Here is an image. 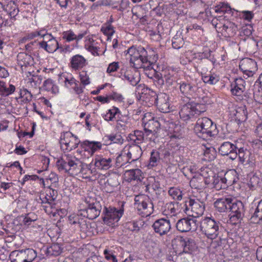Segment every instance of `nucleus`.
<instances>
[{"label": "nucleus", "instance_id": "nucleus-24", "mask_svg": "<svg viewBox=\"0 0 262 262\" xmlns=\"http://www.w3.org/2000/svg\"><path fill=\"white\" fill-rule=\"evenodd\" d=\"M40 48L49 53H53L59 48L58 41L53 38L49 41H40L38 42Z\"/></svg>", "mask_w": 262, "mask_h": 262}, {"label": "nucleus", "instance_id": "nucleus-50", "mask_svg": "<svg viewBox=\"0 0 262 262\" xmlns=\"http://www.w3.org/2000/svg\"><path fill=\"white\" fill-rule=\"evenodd\" d=\"M258 218V221H262V200L259 202L257 208L251 219Z\"/></svg>", "mask_w": 262, "mask_h": 262}, {"label": "nucleus", "instance_id": "nucleus-41", "mask_svg": "<svg viewBox=\"0 0 262 262\" xmlns=\"http://www.w3.org/2000/svg\"><path fill=\"white\" fill-rule=\"evenodd\" d=\"M163 78V72L162 73L156 72L154 75L155 84L159 88L162 87L164 85Z\"/></svg>", "mask_w": 262, "mask_h": 262}, {"label": "nucleus", "instance_id": "nucleus-59", "mask_svg": "<svg viewBox=\"0 0 262 262\" xmlns=\"http://www.w3.org/2000/svg\"><path fill=\"white\" fill-rule=\"evenodd\" d=\"M236 175V171L235 170H230L226 172L224 179H221V180H227L228 179H230V176H233V178L232 179L233 180H235Z\"/></svg>", "mask_w": 262, "mask_h": 262}, {"label": "nucleus", "instance_id": "nucleus-48", "mask_svg": "<svg viewBox=\"0 0 262 262\" xmlns=\"http://www.w3.org/2000/svg\"><path fill=\"white\" fill-rule=\"evenodd\" d=\"M168 193L170 195L172 196L173 199L181 200L182 198V192L176 188H170L168 191Z\"/></svg>", "mask_w": 262, "mask_h": 262}, {"label": "nucleus", "instance_id": "nucleus-23", "mask_svg": "<svg viewBox=\"0 0 262 262\" xmlns=\"http://www.w3.org/2000/svg\"><path fill=\"white\" fill-rule=\"evenodd\" d=\"M85 64V59L80 55H76L73 56L70 60V67L74 70L82 69Z\"/></svg>", "mask_w": 262, "mask_h": 262}, {"label": "nucleus", "instance_id": "nucleus-16", "mask_svg": "<svg viewBox=\"0 0 262 262\" xmlns=\"http://www.w3.org/2000/svg\"><path fill=\"white\" fill-rule=\"evenodd\" d=\"M239 67L244 73L250 77L252 76L253 73L256 68V62L251 58H244L240 61Z\"/></svg>", "mask_w": 262, "mask_h": 262}, {"label": "nucleus", "instance_id": "nucleus-47", "mask_svg": "<svg viewBox=\"0 0 262 262\" xmlns=\"http://www.w3.org/2000/svg\"><path fill=\"white\" fill-rule=\"evenodd\" d=\"M141 170L139 169L132 170L129 171V175L132 177L129 180H142L143 177L141 176Z\"/></svg>", "mask_w": 262, "mask_h": 262}, {"label": "nucleus", "instance_id": "nucleus-55", "mask_svg": "<svg viewBox=\"0 0 262 262\" xmlns=\"http://www.w3.org/2000/svg\"><path fill=\"white\" fill-rule=\"evenodd\" d=\"M163 77L165 78V84L167 86L171 85L174 81L173 77L169 73L166 74V72L163 71Z\"/></svg>", "mask_w": 262, "mask_h": 262}, {"label": "nucleus", "instance_id": "nucleus-25", "mask_svg": "<svg viewBox=\"0 0 262 262\" xmlns=\"http://www.w3.org/2000/svg\"><path fill=\"white\" fill-rule=\"evenodd\" d=\"M237 147L238 148H236V151L238 150L237 155L239 161L242 163L250 161V156L251 155L250 150H248L244 146H242L239 143L237 144Z\"/></svg>", "mask_w": 262, "mask_h": 262}, {"label": "nucleus", "instance_id": "nucleus-34", "mask_svg": "<svg viewBox=\"0 0 262 262\" xmlns=\"http://www.w3.org/2000/svg\"><path fill=\"white\" fill-rule=\"evenodd\" d=\"M215 12L220 13H228L231 14L232 15L233 14L234 9H232L230 6L227 4L221 3L215 7Z\"/></svg>", "mask_w": 262, "mask_h": 262}, {"label": "nucleus", "instance_id": "nucleus-30", "mask_svg": "<svg viewBox=\"0 0 262 262\" xmlns=\"http://www.w3.org/2000/svg\"><path fill=\"white\" fill-rule=\"evenodd\" d=\"M120 77L122 80H127L133 86L136 85L139 82V78L135 77L129 71H125L123 73H121Z\"/></svg>", "mask_w": 262, "mask_h": 262}, {"label": "nucleus", "instance_id": "nucleus-4", "mask_svg": "<svg viewBox=\"0 0 262 262\" xmlns=\"http://www.w3.org/2000/svg\"><path fill=\"white\" fill-rule=\"evenodd\" d=\"M201 230L210 239H215L223 230L221 224L210 217H206L201 223Z\"/></svg>", "mask_w": 262, "mask_h": 262}, {"label": "nucleus", "instance_id": "nucleus-29", "mask_svg": "<svg viewBox=\"0 0 262 262\" xmlns=\"http://www.w3.org/2000/svg\"><path fill=\"white\" fill-rule=\"evenodd\" d=\"M83 148L91 149V154L93 155L96 151L100 149L102 144L100 142L85 141L82 143ZM85 150H86L85 149Z\"/></svg>", "mask_w": 262, "mask_h": 262}, {"label": "nucleus", "instance_id": "nucleus-54", "mask_svg": "<svg viewBox=\"0 0 262 262\" xmlns=\"http://www.w3.org/2000/svg\"><path fill=\"white\" fill-rule=\"evenodd\" d=\"M79 76L82 84L84 85L89 84L90 83L89 76L88 75L86 72L82 71L80 72Z\"/></svg>", "mask_w": 262, "mask_h": 262}, {"label": "nucleus", "instance_id": "nucleus-13", "mask_svg": "<svg viewBox=\"0 0 262 262\" xmlns=\"http://www.w3.org/2000/svg\"><path fill=\"white\" fill-rule=\"evenodd\" d=\"M105 215L103 220L106 224L111 226L117 222L122 216L123 210L122 209L117 210L115 208H111L110 209L105 208Z\"/></svg>", "mask_w": 262, "mask_h": 262}, {"label": "nucleus", "instance_id": "nucleus-39", "mask_svg": "<svg viewBox=\"0 0 262 262\" xmlns=\"http://www.w3.org/2000/svg\"><path fill=\"white\" fill-rule=\"evenodd\" d=\"M224 233L222 232L219 234L218 235L219 238L216 241L218 246L221 247L223 248L226 247V246L227 245L228 241H227V232L223 230Z\"/></svg>", "mask_w": 262, "mask_h": 262}, {"label": "nucleus", "instance_id": "nucleus-64", "mask_svg": "<svg viewBox=\"0 0 262 262\" xmlns=\"http://www.w3.org/2000/svg\"><path fill=\"white\" fill-rule=\"evenodd\" d=\"M78 221H80L77 215H72L69 217V223L71 225L78 224Z\"/></svg>", "mask_w": 262, "mask_h": 262}, {"label": "nucleus", "instance_id": "nucleus-2", "mask_svg": "<svg viewBox=\"0 0 262 262\" xmlns=\"http://www.w3.org/2000/svg\"><path fill=\"white\" fill-rule=\"evenodd\" d=\"M205 104L199 103H187L180 107L179 115L183 121H187L199 116L206 111Z\"/></svg>", "mask_w": 262, "mask_h": 262}, {"label": "nucleus", "instance_id": "nucleus-12", "mask_svg": "<svg viewBox=\"0 0 262 262\" xmlns=\"http://www.w3.org/2000/svg\"><path fill=\"white\" fill-rule=\"evenodd\" d=\"M231 143L230 142H225L223 143L219 148V152L222 156H228L232 160H235L237 156L236 152L237 144Z\"/></svg>", "mask_w": 262, "mask_h": 262}, {"label": "nucleus", "instance_id": "nucleus-17", "mask_svg": "<svg viewBox=\"0 0 262 262\" xmlns=\"http://www.w3.org/2000/svg\"><path fill=\"white\" fill-rule=\"evenodd\" d=\"M94 165L97 169L107 170L112 165V159L103 157L101 155H96L95 157Z\"/></svg>", "mask_w": 262, "mask_h": 262}, {"label": "nucleus", "instance_id": "nucleus-63", "mask_svg": "<svg viewBox=\"0 0 262 262\" xmlns=\"http://www.w3.org/2000/svg\"><path fill=\"white\" fill-rule=\"evenodd\" d=\"M15 86L12 84H10L9 88H7L6 86V90L4 91V95L8 96L10 94H11L15 91Z\"/></svg>", "mask_w": 262, "mask_h": 262}, {"label": "nucleus", "instance_id": "nucleus-15", "mask_svg": "<svg viewBox=\"0 0 262 262\" xmlns=\"http://www.w3.org/2000/svg\"><path fill=\"white\" fill-rule=\"evenodd\" d=\"M152 227L155 231L160 235L167 234L171 229L169 220L164 218L156 221Z\"/></svg>", "mask_w": 262, "mask_h": 262}, {"label": "nucleus", "instance_id": "nucleus-33", "mask_svg": "<svg viewBox=\"0 0 262 262\" xmlns=\"http://www.w3.org/2000/svg\"><path fill=\"white\" fill-rule=\"evenodd\" d=\"M31 60V56L24 52L19 53L17 56L18 63L21 67H26L29 65Z\"/></svg>", "mask_w": 262, "mask_h": 262}, {"label": "nucleus", "instance_id": "nucleus-9", "mask_svg": "<svg viewBox=\"0 0 262 262\" xmlns=\"http://www.w3.org/2000/svg\"><path fill=\"white\" fill-rule=\"evenodd\" d=\"M36 256V251L31 248L14 251L10 255L12 262H32Z\"/></svg>", "mask_w": 262, "mask_h": 262}, {"label": "nucleus", "instance_id": "nucleus-26", "mask_svg": "<svg viewBox=\"0 0 262 262\" xmlns=\"http://www.w3.org/2000/svg\"><path fill=\"white\" fill-rule=\"evenodd\" d=\"M196 86L190 83L183 82L180 83V90L181 92L185 96L189 98L194 93Z\"/></svg>", "mask_w": 262, "mask_h": 262}, {"label": "nucleus", "instance_id": "nucleus-49", "mask_svg": "<svg viewBox=\"0 0 262 262\" xmlns=\"http://www.w3.org/2000/svg\"><path fill=\"white\" fill-rule=\"evenodd\" d=\"M125 227L130 231L133 232H138L140 230V227L136 221H130L125 224Z\"/></svg>", "mask_w": 262, "mask_h": 262}, {"label": "nucleus", "instance_id": "nucleus-61", "mask_svg": "<svg viewBox=\"0 0 262 262\" xmlns=\"http://www.w3.org/2000/svg\"><path fill=\"white\" fill-rule=\"evenodd\" d=\"M252 26L251 25L246 26L243 29L244 34L246 36H250L252 33Z\"/></svg>", "mask_w": 262, "mask_h": 262}, {"label": "nucleus", "instance_id": "nucleus-42", "mask_svg": "<svg viewBox=\"0 0 262 262\" xmlns=\"http://www.w3.org/2000/svg\"><path fill=\"white\" fill-rule=\"evenodd\" d=\"M202 79L204 82L209 84H215L219 81V78L217 76L212 74L202 76Z\"/></svg>", "mask_w": 262, "mask_h": 262}, {"label": "nucleus", "instance_id": "nucleus-22", "mask_svg": "<svg viewBox=\"0 0 262 262\" xmlns=\"http://www.w3.org/2000/svg\"><path fill=\"white\" fill-rule=\"evenodd\" d=\"M245 81L242 78L235 79L231 84L232 93L234 95L240 96L245 91Z\"/></svg>", "mask_w": 262, "mask_h": 262}, {"label": "nucleus", "instance_id": "nucleus-31", "mask_svg": "<svg viewBox=\"0 0 262 262\" xmlns=\"http://www.w3.org/2000/svg\"><path fill=\"white\" fill-rule=\"evenodd\" d=\"M62 248L61 246L58 244H53L51 246L48 247L46 250V254L48 256H57L60 254L62 252Z\"/></svg>", "mask_w": 262, "mask_h": 262}, {"label": "nucleus", "instance_id": "nucleus-37", "mask_svg": "<svg viewBox=\"0 0 262 262\" xmlns=\"http://www.w3.org/2000/svg\"><path fill=\"white\" fill-rule=\"evenodd\" d=\"M216 151L214 148H207L204 152V157L203 160L205 161H211L215 158Z\"/></svg>", "mask_w": 262, "mask_h": 262}, {"label": "nucleus", "instance_id": "nucleus-46", "mask_svg": "<svg viewBox=\"0 0 262 262\" xmlns=\"http://www.w3.org/2000/svg\"><path fill=\"white\" fill-rule=\"evenodd\" d=\"M184 44L183 38L180 36H176L172 39V46L174 49H179Z\"/></svg>", "mask_w": 262, "mask_h": 262}, {"label": "nucleus", "instance_id": "nucleus-43", "mask_svg": "<svg viewBox=\"0 0 262 262\" xmlns=\"http://www.w3.org/2000/svg\"><path fill=\"white\" fill-rule=\"evenodd\" d=\"M237 12L239 13L238 16L240 18L248 21H251L254 17V13L253 11L243 10L237 11Z\"/></svg>", "mask_w": 262, "mask_h": 262}, {"label": "nucleus", "instance_id": "nucleus-32", "mask_svg": "<svg viewBox=\"0 0 262 262\" xmlns=\"http://www.w3.org/2000/svg\"><path fill=\"white\" fill-rule=\"evenodd\" d=\"M74 139V135L70 133H64L61 136L60 140V144L61 148L64 150L67 151L68 150V145L70 142V138Z\"/></svg>", "mask_w": 262, "mask_h": 262}, {"label": "nucleus", "instance_id": "nucleus-11", "mask_svg": "<svg viewBox=\"0 0 262 262\" xmlns=\"http://www.w3.org/2000/svg\"><path fill=\"white\" fill-rule=\"evenodd\" d=\"M172 243L173 245L175 244L177 246L180 247V253L182 252L186 253H191L195 248L194 241L189 238L179 237L174 239Z\"/></svg>", "mask_w": 262, "mask_h": 262}, {"label": "nucleus", "instance_id": "nucleus-27", "mask_svg": "<svg viewBox=\"0 0 262 262\" xmlns=\"http://www.w3.org/2000/svg\"><path fill=\"white\" fill-rule=\"evenodd\" d=\"M98 182L101 190L107 193L113 192L115 188L120 185L118 181H98Z\"/></svg>", "mask_w": 262, "mask_h": 262}, {"label": "nucleus", "instance_id": "nucleus-21", "mask_svg": "<svg viewBox=\"0 0 262 262\" xmlns=\"http://www.w3.org/2000/svg\"><path fill=\"white\" fill-rule=\"evenodd\" d=\"M160 127L159 122L154 119L149 120L144 125V130L147 133V135L149 136L151 134L156 137H157V132Z\"/></svg>", "mask_w": 262, "mask_h": 262}, {"label": "nucleus", "instance_id": "nucleus-45", "mask_svg": "<svg viewBox=\"0 0 262 262\" xmlns=\"http://www.w3.org/2000/svg\"><path fill=\"white\" fill-rule=\"evenodd\" d=\"M20 97L23 99L24 103H28L32 100V95L31 92L26 89H23L20 91Z\"/></svg>", "mask_w": 262, "mask_h": 262}, {"label": "nucleus", "instance_id": "nucleus-58", "mask_svg": "<svg viewBox=\"0 0 262 262\" xmlns=\"http://www.w3.org/2000/svg\"><path fill=\"white\" fill-rule=\"evenodd\" d=\"M119 69V64L117 62H114L109 64L107 69V73H112L115 71H116Z\"/></svg>", "mask_w": 262, "mask_h": 262}, {"label": "nucleus", "instance_id": "nucleus-40", "mask_svg": "<svg viewBox=\"0 0 262 262\" xmlns=\"http://www.w3.org/2000/svg\"><path fill=\"white\" fill-rule=\"evenodd\" d=\"M120 113L119 110L116 107H113L112 109L108 111V112L103 116L105 120L113 121L116 115Z\"/></svg>", "mask_w": 262, "mask_h": 262}, {"label": "nucleus", "instance_id": "nucleus-38", "mask_svg": "<svg viewBox=\"0 0 262 262\" xmlns=\"http://www.w3.org/2000/svg\"><path fill=\"white\" fill-rule=\"evenodd\" d=\"M210 65V63L208 59H201L195 68L198 72L202 74L203 72H205L208 70V68Z\"/></svg>", "mask_w": 262, "mask_h": 262}, {"label": "nucleus", "instance_id": "nucleus-51", "mask_svg": "<svg viewBox=\"0 0 262 262\" xmlns=\"http://www.w3.org/2000/svg\"><path fill=\"white\" fill-rule=\"evenodd\" d=\"M62 38L67 41H71L77 38V35L71 31H65L63 33Z\"/></svg>", "mask_w": 262, "mask_h": 262}, {"label": "nucleus", "instance_id": "nucleus-10", "mask_svg": "<svg viewBox=\"0 0 262 262\" xmlns=\"http://www.w3.org/2000/svg\"><path fill=\"white\" fill-rule=\"evenodd\" d=\"M184 206L185 207L184 211L188 213L187 212L190 209L192 213L191 215L195 217L202 215L205 210V204L199 200L190 199L185 202Z\"/></svg>", "mask_w": 262, "mask_h": 262}, {"label": "nucleus", "instance_id": "nucleus-18", "mask_svg": "<svg viewBox=\"0 0 262 262\" xmlns=\"http://www.w3.org/2000/svg\"><path fill=\"white\" fill-rule=\"evenodd\" d=\"M142 154V150L140 146L136 144H133L129 147L128 151L127 154V162L131 163L133 161L138 160Z\"/></svg>", "mask_w": 262, "mask_h": 262}, {"label": "nucleus", "instance_id": "nucleus-1", "mask_svg": "<svg viewBox=\"0 0 262 262\" xmlns=\"http://www.w3.org/2000/svg\"><path fill=\"white\" fill-rule=\"evenodd\" d=\"M130 57V63L135 69H149L157 60L158 56L151 49H145L142 47L138 48L132 46L127 50Z\"/></svg>", "mask_w": 262, "mask_h": 262}, {"label": "nucleus", "instance_id": "nucleus-7", "mask_svg": "<svg viewBox=\"0 0 262 262\" xmlns=\"http://www.w3.org/2000/svg\"><path fill=\"white\" fill-rule=\"evenodd\" d=\"M219 19L212 20V25L216 28H222L221 32L225 36L229 37L233 36L237 31V25L231 21L224 20V18H222V16H219Z\"/></svg>", "mask_w": 262, "mask_h": 262}, {"label": "nucleus", "instance_id": "nucleus-62", "mask_svg": "<svg viewBox=\"0 0 262 262\" xmlns=\"http://www.w3.org/2000/svg\"><path fill=\"white\" fill-rule=\"evenodd\" d=\"M108 138L114 143L120 142V140H123L120 135H110L108 136Z\"/></svg>", "mask_w": 262, "mask_h": 262}, {"label": "nucleus", "instance_id": "nucleus-53", "mask_svg": "<svg viewBox=\"0 0 262 262\" xmlns=\"http://www.w3.org/2000/svg\"><path fill=\"white\" fill-rule=\"evenodd\" d=\"M106 25L105 27H102L101 31L105 35L112 36L115 32L113 27L108 23L106 24Z\"/></svg>", "mask_w": 262, "mask_h": 262}, {"label": "nucleus", "instance_id": "nucleus-19", "mask_svg": "<svg viewBox=\"0 0 262 262\" xmlns=\"http://www.w3.org/2000/svg\"><path fill=\"white\" fill-rule=\"evenodd\" d=\"M229 210L231 211L230 214L236 215L237 217H243L244 213V206L240 201L232 199V204H230Z\"/></svg>", "mask_w": 262, "mask_h": 262}, {"label": "nucleus", "instance_id": "nucleus-8", "mask_svg": "<svg viewBox=\"0 0 262 262\" xmlns=\"http://www.w3.org/2000/svg\"><path fill=\"white\" fill-rule=\"evenodd\" d=\"M149 94L151 96V101L157 103L160 112L167 113L172 111L169 102V96L166 93H161L157 95L155 92L149 90Z\"/></svg>", "mask_w": 262, "mask_h": 262}, {"label": "nucleus", "instance_id": "nucleus-14", "mask_svg": "<svg viewBox=\"0 0 262 262\" xmlns=\"http://www.w3.org/2000/svg\"><path fill=\"white\" fill-rule=\"evenodd\" d=\"M177 229L181 232H186L196 229V220L186 217L179 220L176 224Z\"/></svg>", "mask_w": 262, "mask_h": 262}, {"label": "nucleus", "instance_id": "nucleus-44", "mask_svg": "<svg viewBox=\"0 0 262 262\" xmlns=\"http://www.w3.org/2000/svg\"><path fill=\"white\" fill-rule=\"evenodd\" d=\"M208 184L207 181H189L190 186L192 188L200 190H203Z\"/></svg>", "mask_w": 262, "mask_h": 262}, {"label": "nucleus", "instance_id": "nucleus-36", "mask_svg": "<svg viewBox=\"0 0 262 262\" xmlns=\"http://www.w3.org/2000/svg\"><path fill=\"white\" fill-rule=\"evenodd\" d=\"M19 222L21 225H25L27 227L31 225L32 222L36 220V217L34 214L29 213L26 216H21L19 217Z\"/></svg>", "mask_w": 262, "mask_h": 262}, {"label": "nucleus", "instance_id": "nucleus-56", "mask_svg": "<svg viewBox=\"0 0 262 262\" xmlns=\"http://www.w3.org/2000/svg\"><path fill=\"white\" fill-rule=\"evenodd\" d=\"M124 158H127V156L119 155L116 159V167H120L125 165Z\"/></svg>", "mask_w": 262, "mask_h": 262}, {"label": "nucleus", "instance_id": "nucleus-52", "mask_svg": "<svg viewBox=\"0 0 262 262\" xmlns=\"http://www.w3.org/2000/svg\"><path fill=\"white\" fill-rule=\"evenodd\" d=\"M70 139V142L69 143V145H68V148L67 151H71L77 148L79 143L78 139L75 136H74V139H72V138Z\"/></svg>", "mask_w": 262, "mask_h": 262}, {"label": "nucleus", "instance_id": "nucleus-6", "mask_svg": "<svg viewBox=\"0 0 262 262\" xmlns=\"http://www.w3.org/2000/svg\"><path fill=\"white\" fill-rule=\"evenodd\" d=\"M135 207L140 211L143 216H149L154 211V205L148 196L145 194L137 195L135 197Z\"/></svg>", "mask_w": 262, "mask_h": 262}, {"label": "nucleus", "instance_id": "nucleus-35", "mask_svg": "<svg viewBox=\"0 0 262 262\" xmlns=\"http://www.w3.org/2000/svg\"><path fill=\"white\" fill-rule=\"evenodd\" d=\"M129 138L136 145L142 143L144 141V133L141 130H135L134 134H130Z\"/></svg>", "mask_w": 262, "mask_h": 262}, {"label": "nucleus", "instance_id": "nucleus-60", "mask_svg": "<svg viewBox=\"0 0 262 262\" xmlns=\"http://www.w3.org/2000/svg\"><path fill=\"white\" fill-rule=\"evenodd\" d=\"M53 86V82L51 79H48L43 82V86L44 89L47 91H49L51 90L52 89Z\"/></svg>", "mask_w": 262, "mask_h": 262}, {"label": "nucleus", "instance_id": "nucleus-5", "mask_svg": "<svg viewBox=\"0 0 262 262\" xmlns=\"http://www.w3.org/2000/svg\"><path fill=\"white\" fill-rule=\"evenodd\" d=\"M84 203L86 206L80 209V215L90 220L96 219L100 213L101 206L99 202H97L95 198L87 196L85 198Z\"/></svg>", "mask_w": 262, "mask_h": 262}, {"label": "nucleus", "instance_id": "nucleus-57", "mask_svg": "<svg viewBox=\"0 0 262 262\" xmlns=\"http://www.w3.org/2000/svg\"><path fill=\"white\" fill-rule=\"evenodd\" d=\"M105 257L107 260H112L113 262H117L116 257L113 254L111 251L105 250L104 251Z\"/></svg>", "mask_w": 262, "mask_h": 262}, {"label": "nucleus", "instance_id": "nucleus-20", "mask_svg": "<svg viewBox=\"0 0 262 262\" xmlns=\"http://www.w3.org/2000/svg\"><path fill=\"white\" fill-rule=\"evenodd\" d=\"M232 198L231 197L218 199L214 203V205L219 212H225L229 210L230 204H232Z\"/></svg>", "mask_w": 262, "mask_h": 262}, {"label": "nucleus", "instance_id": "nucleus-28", "mask_svg": "<svg viewBox=\"0 0 262 262\" xmlns=\"http://www.w3.org/2000/svg\"><path fill=\"white\" fill-rule=\"evenodd\" d=\"M160 154L158 151L152 150L150 152V157L148 161V163L147 165L148 169H151L155 167L160 163Z\"/></svg>", "mask_w": 262, "mask_h": 262}, {"label": "nucleus", "instance_id": "nucleus-3", "mask_svg": "<svg viewBox=\"0 0 262 262\" xmlns=\"http://www.w3.org/2000/svg\"><path fill=\"white\" fill-rule=\"evenodd\" d=\"M194 130L199 137L206 140L216 134V127L209 118L202 117L197 120Z\"/></svg>", "mask_w": 262, "mask_h": 262}]
</instances>
